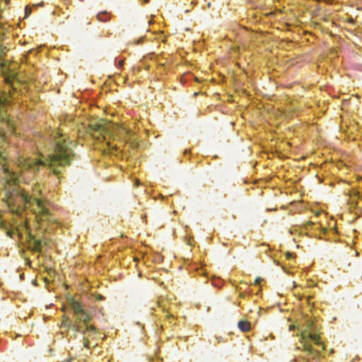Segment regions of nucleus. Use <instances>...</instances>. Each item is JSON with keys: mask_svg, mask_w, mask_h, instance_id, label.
Masks as SVG:
<instances>
[{"mask_svg": "<svg viewBox=\"0 0 362 362\" xmlns=\"http://www.w3.org/2000/svg\"><path fill=\"white\" fill-rule=\"evenodd\" d=\"M4 140V136L0 134V144ZM5 160L6 157L0 151V169L6 176L5 199L10 211L13 214H21L24 208L32 207L40 226L45 227L44 222L51 221V214L47 205L42 199L28 195L17 185L16 177L13 174L10 175L5 165Z\"/></svg>", "mask_w": 362, "mask_h": 362, "instance_id": "f257e3e1", "label": "nucleus"}, {"mask_svg": "<svg viewBox=\"0 0 362 362\" xmlns=\"http://www.w3.org/2000/svg\"><path fill=\"white\" fill-rule=\"evenodd\" d=\"M53 150L48 153L45 160H38L21 156L18 158V165L22 170L32 173L37 171L40 166H47L54 174L61 173L63 168L69 165L74 160L75 153L74 144L58 130H52L50 134Z\"/></svg>", "mask_w": 362, "mask_h": 362, "instance_id": "f03ea898", "label": "nucleus"}, {"mask_svg": "<svg viewBox=\"0 0 362 362\" xmlns=\"http://www.w3.org/2000/svg\"><path fill=\"white\" fill-rule=\"evenodd\" d=\"M89 128L93 136L98 141H105L110 150H117L119 148L117 144H113L110 140L112 137H113L114 140L116 139L115 137H117L119 140V143L129 144L132 148H136L139 146L136 139L134 138V133L124 127H117L112 135L110 125L105 124L103 120L91 123L89 125Z\"/></svg>", "mask_w": 362, "mask_h": 362, "instance_id": "7ed1b4c3", "label": "nucleus"}, {"mask_svg": "<svg viewBox=\"0 0 362 362\" xmlns=\"http://www.w3.org/2000/svg\"><path fill=\"white\" fill-rule=\"evenodd\" d=\"M301 340L303 349L307 352L308 359L315 360L320 356V351L313 349L310 344V342L312 341L317 345H322L320 337L315 332L312 330L305 329L302 332Z\"/></svg>", "mask_w": 362, "mask_h": 362, "instance_id": "20e7f679", "label": "nucleus"}, {"mask_svg": "<svg viewBox=\"0 0 362 362\" xmlns=\"http://www.w3.org/2000/svg\"><path fill=\"white\" fill-rule=\"evenodd\" d=\"M69 304L77 320L83 322L84 324H87L90 321V317L89 314L85 310L83 306L78 301L71 298L69 300ZM86 330L87 332H93L95 331V327L92 325H86Z\"/></svg>", "mask_w": 362, "mask_h": 362, "instance_id": "39448f33", "label": "nucleus"}, {"mask_svg": "<svg viewBox=\"0 0 362 362\" xmlns=\"http://www.w3.org/2000/svg\"><path fill=\"white\" fill-rule=\"evenodd\" d=\"M4 81L9 86L15 88V83L19 82L17 76L11 71V69H0Z\"/></svg>", "mask_w": 362, "mask_h": 362, "instance_id": "423d86ee", "label": "nucleus"}, {"mask_svg": "<svg viewBox=\"0 0 362 362\" xmlns=\"http://www.w3.org/2000/svg\"><path fill=\"white\" fill-rule=\"evenodd\" d=\"M238 328L244 332L250 331L251 328L250 322L247 320H240L238 324Z\"/></svg>", "mask_w": 362, "mask_h": 362, "instance_id": "0eeeda50", "label": "nucleus"}, {"mask_svg": "<svg viewBox=\"0 0 362 362\" xmlns=\"http://www.w3.org/2000/svg\"><path fill=\"white\" fill-rule=\"evenodd\" d=\"M97 18L99 21L106 22L110 19V14L106 11L98 13Z\"/></svg>", "mask_w": 362, "mask_h": 362, "instance_id": "6e6552de", "label": "nucleus"}, {"mask_svg": "<svg viewBox=\"0 0 362 362\" xmlns=\"http://www.w3.org/2000/svg\"><path fill=\"white\" fill-rule=\"evenodd\" d=\"M6 103V99L0 97V119L5 121L6 119V115L3 110V106Z\"/></svg>", "mask_w": 362, "mask_h": 362, "instance_id": "1a4fd4ad", "label": "nucleus"}, {"mask_svg": "<svg viewBox=\"0 0 362 362\" xmlns=\"http://www.w3.org/2000/svg\"><path fill=\"white\" fill-rule=\"evenodd\" d=\"M42 246V241L40 240H33V249L37 251L40 252L41 250Z\"/></svg>", "mask_w": 362, "mask_h": 362, "instance_id": "9d476101", "label": "nucleus"}, {"mask_svg": "<svg viewBox=\"0 0 362 362\" xmlns=\"http://www.w3.org/2000/svg\"><path fill=\"white\" fill-rule=\"evenodd\" d=\"M62 324L64 326L69 327L71 325V322L67 317H64Z\"/></svg>", "mask_w": 362, "mask_h": 362, "instance_id": "9b49d317", "label": "nucleus"}, {"mask_svg": "<svg viewBox=\"0 0 362 362\" xmlns=\"http://www.w3.org/2000/svg\"><path fill=\"white\" fill-rule=\"evenodd\" d=\"M115 62H118V66L117 68H120L121 66H122V60L121 59H115Z\"/></svg>", "mask_w": 362, "mask_h": 362, "instance_id": "f8f14e48", "label": "nucleus"}, {"mask_svg": "<svg viewBox=\"0 0 362 362\" xmlns=\"http://www.w3.org/2000/svg\"><path fill=\"white\" fill-rule=\"evenodd\" d=\"M74 327L76 328V330H78V332H84V330L83 329L82 327H80L78 326H76V325H74Z\"/></svg>", "mask_w": 362, "mask_h": 362, "instance_id": "ddd939ff", "label": "nucleus"}, {"mask_svg": "<svg viewBox=\"0 0 362 362\" xmlns=\"http://www.w3.org/2000/svg\"><path fill=\"white\" fill-rule=\"evenodd\" d=\"M261 281H262V279H261V278H259V277H257V278L255 279V284L258 285V284H260Z\"/></svg>", "mask_w": 362, "mask_h": 362, "instance_id": "4468645a", "label": "nucleus"}, {"mask_svg": "<svg viewBox=\"0 0 362 362\" xmlns=\"http://www.w3.org/2000/svg\"><path fill=\"white\" fill-rule=\"evenodd\" d=\"M144 40V37H141L139 39H138V41H137V44H141L143 42V41Z\"/></svg>", "mask_w": 362, "mask_h": 362, "instance_id": "2eb2a0df", "label": "nucleus"}, {"mask_svg": "<svg viewBox=\"0 0 362 362\" xmlns=\"http://www.w3.org/2000/svg\"><path fill=\"white\" fill-rule=\"evenodd\" d=\"M25 13H26V16H28L30 14V11H28V6H26V7H25Z\"/></svg>", "mask_w": 362, "mask_h": 362, "instance_id": "dca6fc26", "label": "nucleus"}, {"mask_svg": "<svg viewBox=\"0 0 362 362\" xmlns=\"http://www.w3.org/2000/svg\"><path fill=\"white\" fill-rule=\"evenodd\" d=\"M286 257H287L288 259H290V258H291L293 257V255L291 253H290V252H288L286 254Z\"/></svg>", "mask_w": 362, "mask_h": 362, "instance_id": "f3484780", "label": "nucleus"}, {"mask_svg": "<svg viewBox=\"0 0 362 362\" xmlns=\"http://www.w3.org/2000/svg\"><path fill=\"white\" fill-rule=\"evenodd\" d=\"M97 298H98V300H103L104 298H103V296H101V295H98V296L97 297Z\"/></svg>", "mask_w": 362, "mask_h": 362, "instance_id": "a211bd4d", "label": "nucleus"}, {"mask_svg": "<svg viewBox=\"0 0 362 362\" xmlns=\"http://www.w3.org/2000/svg\"><path fill=\"white\" fill-rule=\"evenodd\" d=\"M167 317H169V318H173V315H167Z\"/></svg>", "mask_w": 362, "mask_h": 362, "instance_id": "6ab92c4d", "label": "nucleus"}, {"mask_svg": "<svg viewBox=\"0 0 362 362\" xmlns=\"http://www.w3.org/2000/svg\"><path fill=\"white\" fill-rule=\"evenodd\" d=\"M8 233L9 236H11V232H8Z\"/></svg>", "mask_w": 362, "mask_h": 362, "instance_id": "aec40b11", "label": "nucleus"}, {"mask_svg": "<svg viewBox=\"0 0 362 362\" xmlns=\"http://www.w3.org/2000/svg\"><path fill=\"white\" fill-rule=\"evenodd\" d=\"M136 185H139V180H136Z\"/></svg>", "mask_w": 362, "mask_h": 362, "instance_id": "412c9836", "label": "nucleus"}]
</instances>
